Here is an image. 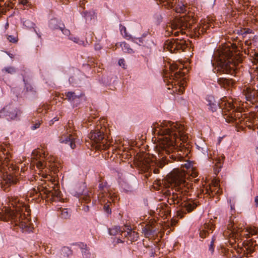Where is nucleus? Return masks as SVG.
I'll return each mask as SVG.
<instances>
[{
    "mask_svg": "<svg viewBox=\"0 0 258 258\" xmlns=\"http://www.w3.org/2000/svg\"><path fill=\"white\" fill-rule=\"evenodd\" d=\"M214 228V226L212 223L205 224L204 227H202V229L200 231V236L202 238H204L209 233L208 230L213 231Z\"/></svg>",
    "mask_w": 258,
    "mask_h": 258,
    "instance_id": "obj_23",
    "label": "nucleus"
},
{
    "mask_svg": "<svg viewBox=\"0 0 258 258\" xmlns=\"http://www.w3.org/2000/svg\"><path fill=\"white\" fill-rule=\"evenodd\" d=\"M6 107L10 108V111H7V120L15 119L17 117L18 115L21 113L20 111L13 105H7Z\"/></svg>",
    "mask_w": 258,
    "mask_h": 258,
    "instance_id": "obj_21",
    "label": "nucleus"
},
{
    "mask_svg": "<svg viewBox=\"0 0 258 258\" xmlns=\"http://www.w3.org/2000/svg\"><path fill=\"white\" fill-rule=\"evenodd\" d=\"M120 30L121 34L125 39L127 40L132 39V37L131 35L128 34L127 33L126 28L124 26H122L121 25H120Z\"/></svg>",
    "mask_w": 258,
    "mask_h": 258,
    "instance_id": "obj_36",
    "label": "nucleus"
},
{
    "mask_svg": "<svg viewBox=\"0 0 258 258\" xmlns=\"http://www.w3.org/2000/svg\"><path fill=\"white\" fill-rule=\"evenodd\" d=\"M104 131V128L101 127V130L97 128L91 132L89 135L92 144H96L95 148L98 150H106L108 148V145L106 144Z\"/></svg>",
    "mask_w": 258,
    "mask_h": 258,
    "instance_id": "obj_11",
    "label": "nucleus"
},
{
    "mask_svg": "<svg viewBox=\"0 0 258 258\" xmlns=\"http://www.w3.org/2000/svg\"><path fill=\"white\" fill-rule=\"evenodd\" d=\"M51 190L48 189L46 186H40L37 187V188H33L30 192L29 196L30 197H33L35 196L39 197L40 195H42V192L46 195H48L50 194Z\"/></svg>",
    "mask_w": 258,
    "mask_h": 258,
    "instance_id": "obj_19",
    "label": "nucleus"
},
{
    "mask_svg": "<svg viewBox=\"0 0 258 258\" xmlns=\"http://www.w3.org/2000/svg\"><path fill=\"white\" fill-rule=\"evenodd\" d=\"M206 27L204 28V27H203L202 28H201L200 27L199 29L198 30V34L197 33V28H195V32H194V34H195V38L197 36H198V34H200V32H203L204 31H205V30L207 28V26H205Z\"/></svg>",
    "mask_w": 258,
    "mask_h": 258,
    "instance_id": "obj_42",
    "label": "nucleus"
},
{
    "mask_svg": "<svg viewBox=\"0 0 258 258\" xmlns=\"http://www.w3.org/2000/svg\"><path fill=\"white\" fill-rule=\"evenodd\" d=\"M169 200L171 202L170 204L172 203L173 204H178L181 200L180 196L179 197L177 194H173L171 198L169 199Z\"/></svg>",
    "mask_w": 258,
    "mask_h": 258,
    "instance_id": "obj_35",
    "label": "nucleus"
},
{
    "mask_svg": "<svg viewBox=\"0 0 258 258\" xmlns=\"http://www.w3.org/2000/svg\"><path fill=\"white\" fill-rule=\"evenodd\" d=\"M191 41H186L183 39H176L172 40H167L165 43V47L171 52H176V51L181 50L184 51L185 49L188 47V45L191 46Z\"/></svg>",
    "mask_w": 258,
    "mask_h": 258,
    "instance_id": "obj_14",
    "label": "nucleus"
},
{
    "mask_svg": "<svg viewBox=\"0 0 258 258\" xmlns=\"http://www.w3.org/2000/svg\"><path fill=\"white\" fill-rule=\"evenodd\" d=\"M164 212L165 215H168L169 214V211L168 209L164 211Z\"/></svg>",
    "mask_w": 258,
    "mask_h": 258,
    "instance_id": "obj_56",
    "label": "nucleus"
},
{
    "mask_svg": "<svg viewBox=\"0 0 258 258\" xmlns=\"http://www.w3.org/2000/svg\"><path fill=\"white\" fill-rule=\"evenodd\" d=\"M248 53H250V56L252 58V62L255 64L254 66H258V53L251 50V52H248Z\"/></svg>",
    "mask_w": 258,
    "mask_h": 258,
    "instance_id": "obj_37",
    "label": "nucleus"
},
{
    "mask_svg": "<svg viewBox=\"0 0 258 258\" xmlns=\"http://www.w3.org/2000/svg\"><path fill=\"white\" fill-rule=\"evenodd\" d=\"M220 107L222 108L223 113L227 116L226 120L228 122H234L237 118H239L241 116L240 112L237 111L235 105L233 104V100H225L224 99L221 102Z\"/></svg>",
    "mask_w": 258,
    "mask_h": 258,
    "instance_id": "obj_10",
    "label": "nucleus"
},
{
    "mask_svg": "<svg viewBox=\"0 0 258 258\" xmlns=\"http://www.w3.org/2000/svg\"><path fill=\"white\" fill-rule=\"evenodd\" d=\"M218 84L224 88L231 87L233 85L234 81L232 79L221 78L218 80Z\"/></svg>",
    "mask_w": 258,
    "mask_h": 258,
    "instance_id": "obj_29",
    "label": "nucleus"
},
{
    "mask_svg": "<svg viewBox=\"0 0 258 258\" xmlns=\"http://www.w3.org/2000/svg\"><path fill=\"white\" fill-rule=\"evenodd\" d=\"M105 200V201H107V202L105 203V205H104V209L105 210L106 212L107 213H111V209L109 207V205L107 204L108 203H111V202H113L114 199H112V196H110V197H106L105 198H104V200Z\"/></svg>",
    "mask_w": 258,
    "mask_h": 258,
    "instance_id": "obj_34",
    "label": "nucleus"
},
{
    "mask_svg": "<svg viewBox=\"0 0 258 258\" xmlns=\"http://www.w3.org/2000/svg\"><path fill=\"white\" fill-rule=\"evenodd\" d=\"M193 17V13H191L190 14L176 17L173 19L169 25L172 34L174 36H178L180 33H184L192 37L194 32L192 29Z\"/></svg>",
    "mask_w": 258,
    "mask_h": 258,
    "instance_id": "obj_7",
    "label": "nucleus"
},
{
    "mask_svg": "<svg viewBox=\"0 0 258 258\" xmlns=\"http://www.w3.org/2000/svg\"><path fill=\"white\" fill-rule=\"evenodd\" d=\"M211 158L212 160L215 161L214 172V174L217 175L219 173L221 168L222 167L224 156L223 155H217L216 157L214 155L213 157H211Z\"/></svg>",
    "mask_w": 258,
    "mask_h": 258,
    "instance_id": "obj_18",
    "label": "nucleus"
},
{
    "mask_svg": "<svg viewBox=\"0 0 258 258\" xmlns=\"http://www.w3.org/2000/svg\"><path fill=\"white\" fill-rule=\"evenodd\" d=\"M106 182H102L99 183V188L100 190V193L98 197L101 202L105 203V200H104V198H105L106 197H109L110 196H111V193L106 191L104 189V188L106 187Z\"/></svg>",
    "mask_w": 258,
    "mask_h": 258,
    "instance_id": "obj_20",
    "label": "nucleus"
},
{
    "mask_svg": "<svg viewBox=\"0 0 258 258\" xmlns=\"http://www.w3.org/2000/svg\"><path fill=\"white\" fill-rule=\"evenodd\" d=\"M3 71H5V72L12 74L14 73L16 71L14 67H9L4 68L3 70Z\"/></svg>",
    "mask_w": 258,
    "mask_h": 258,
    "instance_id": "obj_41",
    "label": "nucleus"
},
{
    "mask_svg": "<svg viewBox=\"0 0 258 258\" xmlns=\"http://www.w3.org/2000/svg\"><path fill=\"white\" fill-rule=\"evenodd\" d=\"M127 227V230L129 231L127 232L126 234H124V236L126 237L131 242L137 241L139 238L138 233L134 231H132L128 226Z\"/></svg>",
    "mask_w": 258,
    "mask_h": 258,
    "instance_id": "obj_27",
    "label": "nucleus"
},
{
    "mask_svg": "<svg viewBox=\"0 0 258 258\" xmlns=\"http://www.w3.org/2000/svg\"><path fill=\"white\" fill-rule=\"evenodd\" d=\"M206 100L207 101V106L209 107V109L212 112L216 111L219 107V104L215 101L214 98L212 96H209L207 97Z\"/></svg>",
    "mask_w": 258,
    "mask_h": 258,
    "instance_id": "obj_22",
    "label": "nucleus"
},
{
    "mask_svg": "<svg viewBox=\"0 0 258 258\" xmlns=\"http://www.w3.org/2000/svg\"><path fill=\"white\" fill-rule=\"evenodd\" d=\"M183 66L182 64H178L176 62H173L170 64V76L169 79L171 80V88L169 87L168 89L171 90L172 94H182L183 93L184 87V81L179 80V79L183 80V77L185 74L187 73L188 69H187V65L183 68Z\"/></svg>",
    "mask_w": 258,
    "mask_h": 258,
    "instance_id": "obj_6",
    "label": "nucleus"
},
{
    "mask_svg": "<svg viewBox=\"0 0 258 258\" xmlns=\"http://www.w3.org/2000/svg\"><path fill=\"white\" fill-rule=\"evenodd\" d=\"M10 108L4 107L1 110H0V118L5 117L7 118V111H10Z\"/></svg>",
    "mask_w": 258,
    "mask_h": 258,
    "instance_id": "obj_39",
    "label": "nucleus"
},
{
    "mask_svg": "<svg viewBox=\"0 0 258 258\" xmlns=\"http://www.w3.org/2000/svg\"><path fill=\"white\" fill-rule=\"evenodd\" d=\"M194 162L186 161L181 165V169H175L169 174L168 181L178 189L182 187L192 189Z\"/></svg>",
    "mask_w": 258,
    "mask_h": 258,
    "instance_id": "obj_5",
    "label": "nucleus"
},
{
    "mask_svg": "<svg viewBox=\"0 0 258 258\" xmlns=\"http://www.w3.org/2000/svg\"><path fill=\"white\" fill-rule=\"evenodd\" d=\"M122 242H123L122 240H120L119 238H118L117 239L116 243H122Z\"/></svg>",
    "mask_w": 258,
    "mask_h": 258,
    "instance_id": "obj_55",
    "label": "nucleus"
},
{
    "mask_svg": "<svg viewBox=\"0 0 258 258\" xmlns=\"http://www.w3.org/2000/svg\"><path fill=\"white\" fill-rule=\"evenodd\" d=\"M196 155L199 158H207L208 157V150L206 148H200L197 146Z\"/></svg>",
    "mask_w": 258,
    "mask_h": 258,
    "instance_id": "obj_28",
    "label": "nucleus"
},
{
    "mask_svg": "<svg viewBox=\"0 0 258 258\" xmlns=\"http://www.w3.org/2000/svg\"><path fill=\"white\" fill-rule=\"evenodd\" d=\"M73 124L70 121L68 123L66 130L61 133L59 136V142L62 144H68L69 145L72 149L76 148V138L75 134L73 133V129L72 128Z\"/></svg>",
    "mask_w": 258,
    "mask_h": 258,
    "instance_id": "obj_13",
    "label": "nucleus"
},
{
    "mask_svg": "<svg viewBox=\"0 0 258 258\" xmlns=\"http://www.w3.org/2000/svg\"><path fill=\"white\" fill-rule=\"evenodd\" d=\"M59 216L62 219H68L71 216V211L68 209H60Z\"/></svg>",
    "mask_w": 258,
    "mask_h": 258,
    "instance_id": "obj_32",
    "label": "nucleus"
},
{
    "mask_svg": "<svg viewBox=\"0 0 258 258\" xmlns=\"http://www.w3.org/2000/svg\"><path fill=\"white\" fill-rule=\"evenodd\" d=\"M41 123V122L39 121L38 122L34 124V125L32 126L31 128L34 130H35V129L39 127Z\"/></svg>",
    "mask_w": 258,
    "mask_h": 258,
    "instance_id": "obj_47",
    "label": "nucleus"
},
{
    "mask_svg": "<svg viewBox=\"0 0 258 258\" xmlns=\"http://www.w3.org/2000/svg\"><path fill=\"white\" fill-rule=\"evenodd\" d=\"M228 227L231 230V234L235 237L243 236L246 239L249 237V235H255L257 233V229L254 227H247L245 229H242L241 227L235 226L234 221H230L228 224Z\"/></svg>",
    "mask_w": 258,
    "mask_h": 258,
    "instance_id": "obj_12",
    "label": "nucleus"
},
{
    "mask_svg": "<svg viewBox=\"0 0 258 258\" xmlns=\"http://www.w3.org/2000/svg\"><path fill=\"white\" fill-rule=\"evenodd\" d=\"M182 212L189 213L194 209V201L188 200L182 203Z\"/></svg>",
    "mask_w": 258,
    "mask_h": 258,
    "instance_id": "obj_25",
    "label": "nucleus"
},
{
    "mask_svg": "<svg viewBox=\"0 0 258 258\" xmlns=\"http://www.w3.org/2000/svg\"><path fill=\"white\" fill-rule=\"evenodd\" d=\"M23 207L21 209L22 212H26L22 215L19 211V207L20 206L16 205L15 209H11L7 207H4L3 209L0 210V219L4 221L11 220L12 224L15 226H18L23 230L27 232L32 231L33 227L30 220L29 216L30 215V209L29 207L24 205L22 203ZM15 207V205L13 206Z\"/></svg>",
    "mask_w": 258,
    "mask_h": 258,
    "instance_id": "obj_2",
    "label": "nucleus"
},
{
    "mask_svg": "<svg viewBox=\"0 0 258 258\" xmlns=\"http://www.w3.org/2000/svg\"><path fill=\"white\" fill-rule=\"evenodd\" d=\"M7 7H9V8H13L12 4L11 3L10 4H8L7 5Z\"/></svg>",
    "mask_w": 258,
    "mask_h": 258,
    "instance_id": "obj_57",
    "label": "nucleus"
},
{
    "mask_svg": "<svg viewBox=\"0 0 258 258\" xmlns=\"http://www.w3.org/2000/svg\"><path fill=\"white\" fill-rule=\"evenodd\" d=\"M9 56L11 57V58H13L14 57V55L13 54H9Z\"/></svg>",
    "mask_w": 258,
    "mask_h": 258,
    "instance_id": "obj_60",
    "label": "nucleus"
},
{
    "mask_svg": "<svg viewBox=\"0 0 258 258\" xmlns=\"http://www.w3.org/2000/svg\"><path fill=\"white\" fill-rule=\"evenodd\" d=\"M255 151H256L257 154H258V144H257V146L256 147Z\"/></svg>",
    "mask_w": 258,
    "mask_h": 258,
    "instance_id": "obj_59",
    "label": "nucleus"
},
{
    "mask_svg": "<svg viewBox=\"0 0 258 258\" xmlns=\"http://www.w3.org/2000/svg\"><path fill=\"white\" fill-rule=\"evenodd\" d=\"M98 45H96V46H95V48L97 49H100V47L99 46H98Z\"/></svg>",
    "mask_w": 258,
    "mask_h": 258,
    "instance_id": "obj_61",
    "label": "nucleus"
},
{
    "mask_svg": "<svg viewBox=\"0 0 258 258\" xmlns=\"http://www.w3.org/2000/svg\"><path fill=\"white\" fill-rule=\"evenodd\" d=\"M161 3H163L165 1L167 2V3H170V0H159Z\"/></svg>",
    "mask_w": 258,
    "mask_h": 258,
    "instance_id": "obj_54",
    "label": "nucleus"
},
{
    "mask_svg": "<svg viewBox=\"0 0 258 258\" xmlns=\"http://www.w3.org/2000/svg\"><path fill=\"white\" fill-rule=\"evenodd\" d=\"M243 32L242 31V35L246 34L248 33H250L251 32V30L249 29H244Z\"/></svg>",
    "mask_w": 258,
    "mask_h": 258,
    "instance_id": "obj_51",
    "label": "nucleus"
},
{
    "mask_svg": "<svg viewBox=\"0 0 258 258\" xmlns=\"http://www.w3.org/2000/svg\"><path fill=\"white\" fill-rule=\"evenodd\" d=\"M215 55H218L216 60L217 70L226 74H236L238 64L242 61L241 56L235 51V48H230L229 46L225 47Z\"/></svg>",
    "mask_w": 258,
    "mask_h": 258,
    "instance_id": "obj_4",
    "label": "nucleus"
},
{
    "mask_svg": "<svg viewBox=\"0 0 258 258\" xmlns=\"http://www.w3.org/2000/svg\"><path fill=\"white\" fill-rule=\"evenodd\" d=\"M120 46L122 48L123 51L125 52L128 53H132L133 52V50L132 48L129 47V45L125 42H123L120 43Z\"/></svg>",
    "mask_w": 258,
    "mask_h": 258,
    "instance_id": "obj_38",
    "label": "nucleus"
},
{
    "mask_svg": "<svg viewBox=\"0 0 258 258\" xmlns=\"http://www.w3.org/2000/svg\"><path fill=\"white\" fill-rule=\"evenodd\" d=\"M154 230L153 229L151 225H146L142 229V233L146 237H150L153 235Z\"/></svg>",
    "mask_w": 258,
    "mask_h": 258,
    "instance_id": "obj_30",
    "label": "nucleus"
},
{
    "mask_svg": "<svg viewBox=\"0 0 258 258\" xmlns=\"http://www.w3.org/2000/svg\"><path fill=\"white\" fill-rule=\"evenodd\" d=\"M6 3H5L4 0H0V8L3 7L4 6H6Z\"/></svg>",
    "mask_w": 258,
    "mask_h": 258,
    "instance_id": "obj_52",
    "label": "nucleus"
},
{
    "mask_svg": "<svg viewBox=\"0 0 258 258\" xmlns=\"http://www.w3.org/2000/svg\"><path fill=\"white\" fill-rule=\"evenodd\" d=\"M82 200L86 203H88L91 201L90 195H84L82 198Z\"/></svg>",
    "mask_w": 258,
    "mask_h": 258,
    "instance_id": "obj_44",
    "label": "nucleus"
},
{
    "mask_svg": "<svg viewBox=\"0 0 258 258\" xmlns=\"http://www.w3.org/2000/svg\"><path fill=\"white\" fill-rule=\"evenodd\" d=\"M126 227V226H125L124 227H120L118 226H114L109 229V234L112 235H116L120 233L122 234V233L125 231V228Z\"/></svg>",
    "mask_w": 258,
    "mask_h": 258,
    "instance_id": "obj_26",
    "label": "nucleus"
},
{
    "mask_svg": "<svg viewBox=\"0 0 258 258\" xmlns=\"http://www.w3.org/2000/svg\"><path fill=\"white\" fill-rule=\"evenodd\" d=\"M156 164L153 156L151 157L150 155H146L142 161L141 168L145 172L153 170L155 173H158L159 170L154 168Z\"/></svg>",
    "mask_w": 258,
    "mask_h": 258,
    "instance_id": "obj_16",
    "label": "nucleus"
},
{
    "mask_svg": "<svg viewBox=\"0 0 258 258\" xmlns=\"http://www.w3.org/2000/svg\"><path fill=\"white\" fill-rule=\"evenodd\" d=\"M78 246L82 249V252L85 258H89L90 253L86 244L83 243H79L78 244Z\"/></svg>",
    "mask_w": 258,
    "mask_h": 258,
    "instance_id": "obj_31",
    "label": "nucleus"
},
{
    "mask_svg": "<svg viewBox=\"0 0 258 258\" xmlns=\"http://www.w3.org/2000/svg\"><path fill=\"white\" fill-rule=\"evenodd\" d=\"M161 126H156L153 128L154 133H157L162 136L159 138V155L161 159L167 160V157L164 155V153L169 156L170 158H174L173 155H170L173 153L176 149L177 140L185 141L187 137L185 132V127L178 122L165 121L161 125Z\"/></svg>",
    "mask_w": 258,
    "mask_h": 258,
    "instance_id": "obj_1",
    "label": "nucleus"
},
{
    "mask_svg": "<svg viewBox=\"0 0 258 258\" xmlns=\"http://www.w3.org/2000/svg\"><path fill=\"white\" fill-rule=\"evenodd\" d=\"M164 207L165 208H167V205H165V206H161V207L163 209H164V207Z\"/></svg>",
    "mask_w": 258,
    "mask_h": 258,
    "instance_id": "obj_62",
    "label": "nucleus"
},
{
    "mask_svg": "<svg viewBox=\"0 0 258 258\" xmlns=\"http://www.w3.org/2000/svg\"><path fill=\"white\" fill-rule=\"evenodd\" d=\"M227 229L228 231L225 232L224 233V235L225 236H227V234H229V236L230 237L233 238L234 239H235V242H237L238 246H240L241 245L242 246V247H239L237 250V253H243L244 255L248 254L249 253H251L253 251H254L256 248V247L257 246V245L255 241H253L251 240H245L243 242L241 241L239 242V241L240 240V238L242 237H244L243 236H241L240 237H235L233 236L232 234H231V230L228 228L227 227ZM241 240H242V239H241Z\"/></svg>",
    "mask_w": 258,
    "mask_h": 258,
    "instance_id": "obj_9",
    "label": "nucleus"
},
{
    "mask_svg": "<svg viewBox=\"0 0 258 258\" xmlns=\"http://www.w3.org/2000/svg\"><path fill=\"white\" fill-rule=\"evenodd\" d=\"M7 38L8 40L12 43H16L18 42V38L16 36H14L13 35H7Z\"/></svg>",
    "mask_w": 258,
    "mask_h": 258,
    "instance_id": "obj_40",
    "label": "nucleus"
},
{
    "mask_svg": "<svg viewBox=\"0 0 258 258\" xmlns=\"http://www.w3.org/2000/svg\"><path fill=\"white\" fill-rule=\"evenodd\" d=\"M80 6L83 8V2L82 3L81 2H80Z\"/></svg>",
    "mask_w": 258,
    "mask_h": 258,
    "instance_id": "obj_64",
    "label": "nucleus"
},
{
    "mask_svg": "<svg viewBox=\"0 0 258 258\" xmlns=\"http://www.w3.org/2000/svg\"><path fill=\"white\" fill-rule=\"evenodd\" d=\"M249 74L250 84L243 87L242 94L247 101L258 107V66L250 68Z\"/></svg>",
    "mask_w": 258,
    "mask_h": 258,
    "instance_id": "obj_8",
    "label": "nucleus"
},
{
    "mask_svg": "<svg viewBox=\"0 0 258 258\" xmlns=\"http://www.w3.org/2000/svg\"><path fill=\"white\" fill-rule=\"evenodd\" d=\"M254 203L256 207H258V196H256L254 198Z\"/></svg>",
    "mask_w": 258,
    "mask_h": 258,
    "instance_id": "obj_53",
    "label": "nucleus"
},
{
    "mask_svg": "<svg viewBox=\"0 0 258 258\" xmlns=\"http://www.w3.org/2000/svg\"><path fill=\"white\" fill-rule=\"evenodd\" d=\"M9 27V23L7 22L6 24H5V29H7Z\"/></svg>",
    "mask_w": 258,
    "mask_h": 258,
    "instance_id": "obj_58",
    "label": "nucleus"
},
{
    "mask_svg": "<svg viewBox=\"0 0 258 258\" xmlns=\"http://www.w3.org/2000/svg\"><path fill=\"white\" fill-rule=\"evenodd\" d=\"M32 156L37 161L36 166L39 169H43L44 167L46 166H49L52 169L55 166L54 163H50L48 161H45L44 159H46V156L42 150L34 151L32 152Z\"/></svg>",
    "mask_w": 258,
    "mask_h": 258,
    "instance_id": "obj_15",
    "label": "nucleus"
},
{
    "mask_svg": "<svg viewBox=\"0 0 258 258\" xmlns=\"http://www.w3.org/2000/svg\"><path fill=\"white\" fill-rule=\"evenodd\" d=\"M213 244H214V240L212 239V240L211 241V243L209 245V250L211 251L212 253L214 252V248L213 247Z\"/></svg>",
    "mask_w": 258,
    "mask_h": 258,
    "instance_id": "obj_49",
    "label": "nucleus"
},
{
    "mask_svg": "<svg viewBox=\"0 0 258 258\" xmlns=\"http://www.w3.org/2000/svg\"><path fill=\"white\" fill-rule=\"evenodd\" d=\"M185 10V7L184 6H183L182 7H180L179 8H176V12L177 13H183Z\"/></svg>",
    "mask_w": 258,
    "mask_h": 258,
    "instance_id": "obj_45",
    "label": "nucleus"
},
{
    "mask_svg": "<svg viewBox=\"0 0 258 258\" xmlns=\"http://www.w3.org/2000/svg\"><path fill=\"white\" fill-rule=\"evenodd\" d=\"M19 3L24 6H27V4H28V0H19Z\"/></svg>",
    "mask_w": 258,
    "mask_h": 258,
    "instance_id": "obj_50",
    "label": "nucleus"
},
{
    "mask_svg": "<svg viewBox=\"0 0 258 258\" xmlns=\"http://www.w3.org/2000/svg\"><path fill=\"white\" fill-rule=\"evenodd\" d=\"M31 92L32 95H35L36 93V92L33 89V88L32 87H31V86H27L26 87V92H27V96H29V92Z\"/></svg>",
    "mask_w": 258,
    "mask_h": 258,
    "instance_id": "obj_43",
    "label": "nucleus"
},
{
    "mask_svg": "<svg viewBox=\"0 0 258 258\" xmlns=\"http://www.w3.org/2000/svg\"><path fill=\"white\" fill-rule=\"evenodd\" d=\"M201 190L203 192L205 191V194L213 196L219 195L222 192L219 186V180L215 177L212 180L211 184Z\"/></svg>",
    "mask_w": 258,
    "mask_h": 258,
    "instance_id": "obj_17",
    "label": "nucleus"
},
{
    "mask_svg": "<svg viewBox=\"0 0 258 258\" xmlns=\"http://www.w3.org/2000/svg\"><path fill=\"white\" fill-rule=\"evenodd\" d=\"M62 32L66 35L69 36L70 34V31L69 30L65 29L64 28L59 27Z\"/></svg>",
    "mask_w": 258,
    "mask_h": 258,
    "instance_id": "obj_46",
    "label": "nucleus"
},
{
    "mask_svg": "<svg viewBox=\"0 0 258 258\" xmlns=\"http://www.w3.org/2000/svg\"><path fill=\"white\" fill-rule=\"evenodd\" d=\"M83 95L84 94L82 93H76L72 91H69L65 93L66 96V99H67L69 101H73L77 99H80Z\"/></svg>",
    "mask_w": 258,
    "mask_h": 258,
    "instance_id": "obj_24",
    "label": "nucleus"
},
{
    "mask_svg": "<svg viewBox=\"0 0 258 258\" xmlns=\"http://www.w3.org/2000/svg\"><path fill=\"white\" fill-rule=\"evenodd\" d=\"M194 175H195V178L198 176L197 173L195 171Z\"/></svg>",
    "mask_w": 258,
    "mask_h": 258,
    "instance_id": "obj_63",
    "label": "nucleus"
},
{
    "mask_svg": "<svg viewBox=\"0 0 258 258\" xmlns=\"http://www.w3.org/2000/svg\"><path fill=\"white\" fill-rule=\"evenodd\" d=\"M238 253L239 254V256H236V255L235 254H234L233 252L228 250L226 252L225 256L226 258H244V257L246 258L247 257V254H241L242 253Z\"/></svg>",
    "mask_w": 258,
    "mask_h": 258,
    "instance_id": "obj_33",
    "label": "nucleus"
},
{
    "mask_svg": "<svg viewBox=\"0 0 258 258\" xmlns=\"http://www.w3.org/2000/svg\"><path fill=\"white\" fill-rule=\"evenodd\" d=\"M118 64L122 67L123 68L125 69V61L123 59H120L118 61Z\"/></svg>",
    "mask_w": 258,
    "mask_h": 258,
    "instance_id": "obj_48",
    "label": "nucleus"
},
{
    "mask_svg": "<svg viewBox=\"0 0 258 258\" xmlns=\"http://www.w3.org/2000/svg\"><path fill=\"white\" fill-rule=\"evenodd\" d=\"M12 154L8 148H1L0 151V172L3 173V179L1 181L2 188L6 190L12 185L19 182L16 174L18 168L10 162Z\"/></svg>",
    "mask_w": 258,
    "mask_h": 258,
    "instance_id": "obj_3",
    "label": "nucleus"
}]
</instances>
